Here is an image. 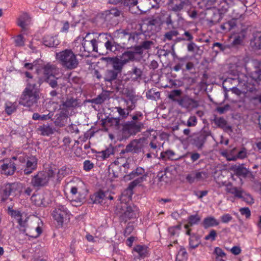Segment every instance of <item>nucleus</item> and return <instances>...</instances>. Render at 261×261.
Here are the masks:
<instances>
[{"mask_svg":"<svg viewBox=\"0 0 261 261\" xmlns=\"http://www.w3.org/2000/svg\"><path fill=\"white\" fill-rule=\"evenodd\" d=\"M66 168L63 167L60 169H57V173L55 180H59L62 176H64L66 174Z\"/></svg>","mask_w":261,"mask_h":261,"instance_id":"680f3d73","label":"nucleus"},{"mask_svg":"<svg viewBox=\"0 0 261 261\" xmlns=\"http://www.w3.org/2000/svg\"><path fill=\"white\" fill-rule=\"evenodd\" d=\"M251 101L255 105H261V93L253 96L250 99Z\"/></svg>","mask_w":261,"mask_h":261,"instance_id":"774afa93","label":"nucleus"},{"mask_svg":"<svg viewBox=\"0 0 261 261\" xmlns=\"http://www.w3.org/2000/svg\"><path fill=\"white\" fill-rule=\"evenodd\" d=\"M106 122L114 125L115 127L119 128L120 126V119L119 117L117 118H108L106 119Z\"/></svg>","mask_w":261,"mask_h":261,"instance_id":"de8ad7c7","label":"nucleus"},{"mask_svg":"<svg viewBox=\"0 0 261 261\" xmlns=\"http://www.w3.org/2000/svg\"><path fill=\"white\" fill-rule=\"evenodd\" d=\"M190 5L189 0H171L169 7L174 12H179L184 9H188Z\"/></svg>","mask_w":261,"mask_h":261,"instance_id":"dca6fc26","label":"nucleus"},{"mask_svg":"<svg viewBox=\"0 0 261 261\" xmlns=\"http://www.w3.org/2000/svg\"><path fill=\"white\" fill-rule=\"evenodd\" d=\"M31 198L34 204L38 206L46 207L50 202L47 195L44 193L34 195Z\"/></svg>","mask_w":261,"mask_h":261,"instance_id":"a211bd4d","label":"nucleus"},{"mask_svg":"<svg viewBox=\"0 0 261 261\" xmlns=\"http://www.w3.org/2000/svg\"><path fill=\"white\" fill-rule=\"evenodd\" d=\"M138 2V0H124V5L129 7V11L132 13L137 14L139 12H145V10L140 9L139 6H137Z\"/></svg>","mask_w":261,"mask_h":261,"instance_id":"412c9836","label":"nucleus"},{"mask_svg":"<svg viewBox=\"0 0 261 261\" xmlns=\"http://www.w3.org/2000/svg\"><path fill=\"white\" fill-rule=\"evenodd\" d=\"M236 172L237 175L243 177H246L249 173V170L242 165H239L236 168Z\"/></svg>","mask_w":261,"mask_h":261,"instance_id":"58836bf2","label":"nucleus"},{"mask_svg":"<svg viewBox=\"0 0 261 261\" xmlns=\"http://www.w3.org/2000/svg\"><path fill=\"white\" fill-rule=\"evenodd\" d=\"M31 22V18L27 13L22 14L18 18L17 24L22 29V31H27Z\"/></svg>","mask_w":261,"mask_h":261,"instance_id":"6ab92c4d","label":"nucleus"},{"mask_svg":"<svg viewBox=\"0 0 261 261\" xmlns=\"http://www.w3.org/2000/svg\"><path fill=\"white\" fill-rule=\"evenodd\" d=\"M117 214H120V217L123 220L126 221L127 219L136 218L139 214L138 208L134 204L127 205L126 203L124 206L120 208L118 206L116 208Z\"/></svg>","mask_w":261,"mask_h":261,"instance_id":"0eeeda50","label":"nucleus"},{"mask_svg":"<svg viewBox=\"0 0 261 261\" xmlns=\"http://www.w3.org/2000/svg\"><path fill=\"white\" fill-rule=\"evenodd\" d=\"M38 130L40 133L41 135L46 136H48L53 134L54 132L53 127L48 125L39 126L38 128Z\"/></svg>","mask_w":261,"mask_h":261,"instance_id":"473e14b6","label":"nucleus"},{"mask_svg":"<svg viewBox=\"0 0 261 261\" xmlns=\"http://www.w3.org/2000/svg\"><path fill=\"white\" fill-rule=\"evenodd\" d=\"M68 213L67 208L64 205H59L55 208L51 215L54 220L57 222L58 227L63 226L64 222L67 219Z\"/></svg>","mask_w":261,"mask_h":261,"instance_id":"6e6552de","label":"nucleus"},{"mask_svg":"<svg viewBox=\"0 0 261 261\" xmlns=\"http://www.w3.org/2000/svg\"><path fill=\"white\" fill-rule=\"evenodd\" d=\"M82 49V54H79L82 57H88L91 51H94L100 54L102 53L99 52L97 46V41L96 39H93L90 41H88L85 38H83L82 40V46H80V50Z\"/></svg>","mask_w":261,"mask_h":261,"instance_id":"9d476101","label":"nucleus"},{"mask_svg":"<svg viewBox=\"0 0 261 261\" xmlns=\"http://www.w3.org/2000/svg\"><path fill=\"white\" fill-rule=\"evenodd\" d=\"M129 163L126 161L123 163L122 165L120 166V173L117 172H114V176L115 177H118L120 176H125V175H124V173H128V169L129 168Z\"/></svg>","mask_w":261,"mask_h":261,"instance_id":"f704fd0d","label":"nucleus"},{"mask_svg":"<svg viewBox=\"0 0 261 261\" xmlns=\"http://www.w3.org/2000/svg\"><path fill=\"white\" fill-rule=\"evenodd\" d=\"M238 81L240 83L243 84L244 85H247V84H250L252 82H249V77L244 74H240L238 76Z\"/></svg>","mask_w":261,"mask_h":261,"instance_id":"bf43d9fd","label":"nucleus"},{"mask_svg":"<svg viewBox=\"0 0 261 261\" xmlns=\"http://www.w3.org/2000/svg\"><path fill=\"white\" fill-rule=\"evenodd\" d=\"M108 98V95L106 93H101L96 98L91 100V102L96 105H100L103 103Z\"/></svg>","mask_w":261,"mask_h":261,"instance_id":"ea45409f","label":"nucleus"},{"mask_svg":"<svg viewBox=\"0 0 261 261\" xmlns=\"http://www.w3.org/2000/svg\"><path fill=\"white\" fill-rule=\"evenodd\" d=\"M70 192L73 196H75L76 197V195L77 194H79L80 197L78 198L77 201L82 202L83 200L85 199V196L80 194V193L78 192L77 188L76 187H72L71 188Z\"/></svg>","mask_w":261,"mask_h":261,"instance_id":"052dcab7","label":"nucleus"},{"mask_svg":"<svg viewBox=\"0 0 261 261\" xmlns=\"http://www.w3.org/2000/svg\"><path fill=\"white\" fill-rule=\"evenodd\" d=\"M188 254L185 249L182 248L178 251L176 257V261H187Z\"/></svg>","mask_w":261,"mask_h":261,"instance_id":"c03bdc74","label":"nucleus"},{"mask_svg":"<svg viewBox=\"0 0 261 261\" xmlns=\"http://www.w3.org/2000/svg\"><path fill=\"white\" fill-rule=\"evenodd\" d=\"M14 42L16 46H22L24 45V38L22 34H19L14 38Z\"/></svg>","mask_w":261,"mask_h":261,"instance_id":"5fc2aeb1","label":"nucleus"},{"mask_svg":"<svg viewBox=\"0 0 261 261\" xmlns=\"http://www.w3.org/2000/svg\"><path fill=\"white\" fill-rule=\"evenodd\" d=\"M113 70L116 71L118 73H120L122 70L123 67L125 64L120 59L115 57L113 62L112 63Z\"/></svg>","mask_w":261,"mask_h":261,"instance_id":"72a5a7b5","label":"nucleus"},{"mask_svg":"<svg viewBox=\"0 0 261 261\" xmlns=\"http://www.w3.org/2000/svg\"><path fill=\"white\" fill-rule=\"evenodd\" d=\"M129 75L132 81H137L141 79L142 71L137 67L134 66L132 70L129 71Z\"/></svg>","mask_w":261,"mask_h":261,"instance_id":"bb28decb","label":"nucleus"},{"mask_svg":"<svg viewBox=\"0 0 261 261\" xmlns=\"http://www.w3.org/2000/svg\"><path fill=\"white\" fill-rule=\"evenodd\" d=\"M245 68L251 81H253V85L254 82H261V63L257 61H251L245 64Z\"/></svg>","mask_w":261,"mask_h":261,"instance_id":"423d86ee","label":"nucleus"},{"mask_svg":"<svg viewBox=\"0 0 261 261\" xmlns=\"http://www.w3.org/2000/svg\"><path fill=\"white\" fill-rule=\"evenodd\" d=\"M200 220V217H199L197 214L189 216L188 218V223L185 225V228L186 229H188L194 225L198 224Z\"/></svg>","mask_w":261,"mask_h":261,"instance_id":"7c9ffc66","label":"nucleus"},{"mask_svg":"<svg viewBox=\"0 0 261 261\" xmlns=\"http://www.w3.org/2000/svg\"><path fill=\"white\" fill-rule=\"evenodd\" d=\"M20 184L18 182L8 183L2 187L1 190V201H6L13 193H15L20 188Z\"/></svg>","mask_w":261,"mask_h":261,"instance_id":"ddd939ff","label":"nucleus"},{"mask_svg":"<svg viewBox=\"0 0 261 261\" xmlns=\"http://www.w3.org/2000/svg\"><path fill=\"white\" fill-rule=\"evenodd\" d=\"M57 173V169L51 167L47 171L38 172L36 175L32 176L31 185L37 189L45 187L50 180L55 181Z\"/></svg>","mask_w":261,"mask_h":261,"instance_id":"20e7f679","label":"nucleus"},{"mask_svg":"<svg viewBox=\"0 0 261 261\" xmlns=\"http://www.w3.org/2000/svg\"><path fill=\"white\" fill-rule=\"evenodd\" d=\"M11 215L12 217L15 219L19 224L21 231L25 232L29 236H30V232L35 233L34 227L32 228L29 227L27 229L25 228L27 221L25 214H22L18 211L12 210Z\"/></svg>","mask_w":261,"mask_h":261,"instance_id":"1a4fd4ad","label":"nucleus"},{"mask_svg":"<svg viewBox=\"0 0 261 261\" xmlns=\"http://www.w3.org/2000/svg\"><path fill=\"white\" fill-rule=\"evenodd\" d=\"M217 237V232L214 229H212L208 234L206 235L204 237L205 240H211L214 241L216 240Z\"/></svg>","mask_w":261,"mask_h":261,"instance_id":"e2e57ef3","label":"nucleus"},{"mask_svg":"<svg viewBox=\"0 0 261 261\" xmlns=\"http://www.w3.org/2000/svg\"><path fill=\"white\" fill-rule=\"evenodd\" d=\"M133 251L136 252V257L138 258H144L148 254L147 248L145 246L137 245L133 249Z\"/></svg>","mask_w":261,"mask_h":261,"instance_id":"393cba45","label":"nucleus"},{"mask_svg":"<svg viewBox=\"0 0 261 261\" xmlns=\"http://www.w3.org/2000/svg\"><path fill=\"white\" fill-rule=\"evenodd\" d=\"M219 222L213 217H207L204 219L203 226L205 228L218 226Z\"/></svg>","mask_w":261,"mask_h":261,"instance_id":"cd10ccee","label":"nucleus"},{"mask_svg":"<svg viewBox=\"0 0 261 261\" xmlns=\"http://www.w3.org/2000/svg\"><path fill=\"white\" fill-rule=\"evenodd\" d=\"M2 164L0 166V171L2 174L7 176L13 175L16 169V164L11 160L1 161Z\"/></svg>","mask_w":261,"mask_h":261,"instance_id":"4468645a","label":"nucleus"},{"mask_svg":"<svg viewBox=\"0 0 261 261\" xmlns=\"http://www.w3.org/2000/svg\"><path fill=\"white\" fill-rule=\"evenodd\" d=\"M134 149L133 141H132L131 142H130L129 143H128L126 146L125 149H123L121 151L120 154L121 156H122L124 153H129V152L134 154L135 153L134 152Z\"/></svg>","mask_w":261,"mask_h":261,"instance_id":"864d4df0","label":"nucleus"},{"mask_svg":"<svg viewBox=\"0 0 261 261\" xmlns=\"http://www.w3.org/2000/svg\"><path fill=\"white\" fill-rule=\"evenodd\" d=\"M240 21L235 18H233L230 20L224 23L221 25V28L223 31L229 32L231 31H236V28L239 27Z\"/></svg>","mask_w":261,"mask_h":261,"instance_id":"aec40b11","label":"nucleus"},{"mask_svg":"<svg viewBox=\"0 0 261 261\" xmlns=\"http://www.w3.org/2000/svg\"><path fill=\"white\" fill-rule=\"evenodd\" d=\"M178 62L173 67V69L175 71H178L180 70H184L183 67L186 64V58H181L178 59Z\"/></svg>","mask_w":261,"mask_h":261,"instance_id":"8fccbe9b","label":"nucleus"},{"mask_svg":"<svg viewBox=\"0 0 261 261\" xmlns=\"http://www.w3.org/2000/svg\"><path fill=\"white\" fill-rule=\"evenodd\" d=\"M101 153L104 159L108 158L110 155L114 153V148L111 145L106 150L102 151Z\"/></svg>","mask_w":261,"mask_h":261,"instance_id":"3c124183","label":"nucleus"},{"mask_svg":"<svg viewBox=\"0 0 261 261\" xmlns=\"http://www.w3.org/2000/svg\"><path fill=\"white\" fill-rule=\"evenodd\" d=\"M57 78L55 75L48 76L45 79V81L53 88L58 87Z\"/></svg>","mask_w":261,"mask_h":261,"instance_id":"49530a36","label":"nucleus"},{"mask_svg":"<svg viewBox=\"0 0 261 261\" xmlns=\"http://www.w3.org/2000/svg\"><path fill=\"white\" fill-rule=\"evenodd\" d=\"M171 15L167 12H162L159 19H153L147 23L141 25L142 33L155 32L158 33L161 30V25H166L169 29L173 28Z\"/></svg>","mask_w":261,"mask_h":261,"instance_id":"f03ea898","label":"nucleus"},{"mask_svg":"<svg viewBox=\"0 0 261 261\" xmlns=\"http://www.w3.org/2000/svg\"><path fill=\"white\" fill-rule=\"evenodd\" d=\"M179 106L188 110L195 109L198 106V102L196 100L185 95L179 99L177 103Z\"/></svg>","mask_w":261,"mask_h":261,"instance_id":"2eb2a0df","label":"nucleus"},{"mask_svg":"<svg viewBox=\"0 0 261 261\" xmlns=\"http://www.w3.org/2000/svg\"><path fill=\"white\" fill-rule=\"evenodd\" d=\"M58 62L65 69L72 70L79 65V61L76 55L71 49H66L56 54Z\"/></svg>","mask_w":261,"mask_h":261,"instance_id":"39448f33","label":"nucleus"},{"mask_svg":"<svg viewBox=\"0 0 261 261\" xmlns=\"http://www.w3.org/2000/svg\"><path fill=\"white\" fill-rule=\"evenodd\" d=\"M119 115V118L121 119H126L129 116V112L126 109H123L120 107H117L115 108Z\"/></svg>","mask_w":261,"mask_h":261,"instance_id":"09e8293b","label":"nucleus"},{"mask_svg":"<svg viewBox=\"0 0 261 261\" xmlns=\"http://www.w3.org/2000/svg\"><path fill=\"white\" fill-rule=\"evenodd\" d=\"M43 72L45 79L49 76H53L55 72V68L54 66L47 64L43 68Z\"/></svg>","mask_w":261,"mask_h":261,"instance_id":"4c0bfd02","label":"nucleus"},{"mask_svg":"<svg viewBox=\"0 0 261 261\" xmlns=\"http://www.w3.org/2000/svg\"><path fill=\"white\" fill-rule=\"evenodd\" d=\"M132 120L122 124L121 133L123 138H128L132 135H135L141 131L144 128V123L142 122L143 115L141 112L136 111L129 115Z\"/></svg>","mask_w":261,"mask_h":261,"instance_id":"f257e3e1","label":"nucleus"},{"mask_svg":"<svg viewBox=\"0 0 261 261\" xmlns=\"http://www.w3.org/2000/svg\"><path fill=\"white\" fill-rule=\"evenodd\" d=\"M134 146V152L135 153H139L143 150L144 141L142 139H135L133 141Z\"/></svg>","mask_w":261,"mask_h":261,"instance_id":"2f4dec72","label":"nucleus"},{"mask_svg":"<svg viewBox=\"0 0 261 261\" xmlns=\"http://www.w3.org/2000/svg\"><path fill=\"white\" fill-rule=\"evenodd\" d=\"M229 8V5L226 0H223L220 4L219 10L222 12H225Z\"/></svg>","mask_w":261,"mask_h":261,"instance_id":"338daca9","label":"nucleus"},{"mask_svg":"<svg viewBox=\"0 0 261 261\" xmlns=\"http://www.w3.org/2000/svg\"><path fill=\"white\" fill-rule=\"evenodd\" d=\"M197 118L195 116H191L187 121V125L189 127L194 126L197 124Z\"/></svg>","mask_w":261,"mask_h":261,"instance_id":"0e129e2a","label":"nucleus"},{"mask_svg":"<svg viewBox=\"0 0 261 261\" xmlns=\"http://www.w3.org/2000/svg\"><path fill=\"white\" fill-rule=\"evenodd\" d=\"M226 191L238 198L242 197V194H244V191L241 188L233 187L231 184L227 185Z\"/></svg>","mask_w":261,"mask_h":261,"instance_id":"b1692460","label":"nucleus"},{"mask_svg":"<svg viewBox=\"0 0 261 261\" xmlns=\"http://www.w3.org/2000/svg\"><path fill=\"white\" fill-rule=\"evenodd\" d=\"M63 108L67 109H72L79 107L80 106V102L79 99L76 98H67L65 101L62 103Z\"/></svg>","mask_w":261,"mask_h":261,"instance_id":"a878e982","label":"nucleus"},{"mask_svg":"<svg viewBox=\"0 0 261 261\" xmlns=\"http://www.w3.org/2000/svg\"><path fill=\"white\" fill-rule=\"evenodd\" d=\"M116 45L117 43H116L114 39L108 40L105 43V46L106 49L111 51H114L116 49Z\"/></svg>","mask_w":261,"mask_h":261,"instance_id":"a18cd8bd","label":"nucleus"},{"mask_svg":"<svg viewBox=\"0 0 261 261\" xmlns=\"http://www.w3.org/2000/svg\"><path fill=\"white\" fill-rule=\"evenodd\" d=\"M181 94L182 91L181 90H173L170 92V94L168 95V98L173 101L178 103L179 98H177L176 97L180 96Z\"/></svg>","mask_w":261,"mask_h":261,"instance_id":"e433bc0d","label":"nucleus"},{"mask_svg":"<svg viewBox=\"0 0 261 261\" xmlns=\"http://www.w3.org/2000/svg\"><path fill=\"white\" fill-rule=\"evenodd\" d=\"M19 161L23 163L25 168L23 170L24 174L29 175L36 169L37 167V160L35 156L28 157L27 159L24 156H20L18 158Z\"/></svg>","mask_w":261,"mask_h":261,"instance_id":"f8f14e48","label":"nucleus"},{"mask_svg":"<svg viewBox=\"0 0 261 261\" xmlns=\"http://www.w3.org/2000/svg\"><path fill=\"white\" fill-rule=\"evenodd\" d=\"M200 242L199 240L194 236L190 237L189 239V246L192 249H195L197 247Z\"/></svg>","mask_w":261,"mask_h":261,"instance_id":"6e6d98bb","label":"nucleus"},{"mask_svg":"<svg viewBox=\"0 0 261 261\" xmlns=\"http://www.w3.org/2000/svg\"><path fill=\"white\" fill-rule=\"evenodd\" d=\"M52 116L50 113L40 115L38 113H35L33 114L32 119L34 120H47L50 119Z\"/></svg>","mask_w":261,"mask_h":261,"instance_id":"a19ab883","label":"nucleus"},{"mask_svg":"<svg viewBox=\"0 0 261 261\" xmlns=\"http://www.w3.org/2000/svg\"><path fill=\"white\" fill-rule=\"evenodd\" d=\"M34 229H35V233H32V232H30V237L32 238H37L42 233V228L41 227L38 225H35L34 226Z\"/></svg>","mask_w":261,"mask_h":261,"instance_id":"4d7b16f0","label":"nucleus"},{"mask_svg":"<svg viewBox=\"0 0 261 261\" xmlns=\"http://www.w3.org/2000/svg\"><path fill=\"white\" fill-rule=\"evenodd\" d=\"M211 136V132L207 127L203 128L200 132L194 135L192 143L198 148L201 149L205 143L207 138Z\"/></svg>","mask_w":261,"mask_h":261,"instance_id":"9b49d317","label":"nucleus"},{"mask_svg":"<svg viewBox=\"0 0 261 261\" xmlns=\"http://www.w3.org/2000/svg\"><path fill=\"white\" fill-rule=\"evenodd\" d=\"M56 118L54 121V124L56 126L63 127L65 125L67 121V114L63 112L56 114Z\"/></svg>","mask_w":261,"mask_h":261,"instance_id":"5701e85b","label":"nucleus"},{"mask_svg":"<svg viewBox=\"0 0 261 261\" xmlns=\"http://www.w3.org/2000/svg\"><path fill=\"white\" fill-rule=\"evenodd\" d=\"M121 14V12L116 8H112L109 10L106 11L100 15H98L95 18L97 22L102 21L104 19L109 20L113 17H118Z\"/></svg>","mask_w":261,"mask_h":261,"instance_id":"f3484780","label":"nucleus"},{"mask_svg":"<svg viewBox=\"0 0 261 261\" xmlns=\"http://www.w3.org/2000/svg\"><path fill=\"white\" fill-rule=\"evenodd\" d=\"M216 124L220 127L223 128L227 124L226 121L222 117H220L215 120Z\"/></svg>","mask_w":261,"mask_h":261,"instance_id":"69168bd1","label":"nucleus"},{"mask_svg":"<svg viewBox=\"0 0 261 261\" xmlns=\"http://www.w3.org/2000/svg\"><path fill=\"white\" fill-rule=\"evenodd\" d=\"M120 59L126 64L129 61H133L136 59L132 50L125 51L120 56Z\"/></svg>","mask_w":261,"mask_h":261,"instance_id":"c756f323","label":"nucleus"},{"mask_svg":"<svg viewBox=\"0 0 261 261\" xmlns=\"http://www.w3.org/2000/svg\"><path fill=\"white\" fill-rule=\"evenodd\" d=\"M118 73L113 70H107L104 76L105 81L112 83L113 81L117 79Z\"/></svg>","mask_w":261,"mask_h":261,"instance_id":"c85d7f7f","label":"nucleus"},{"mask_svg":"<svg viewBox=\"0 0 261 261\" xmlns=\"http://www.w3.org/2000/svg\"><path fill=\"white\" fill-rule=\"evenodd\" d=\"M94 199L93 200V203H100L102 202V200L105 197V194L101 191L96 193L94 195Z\"/></svg>","mask_w":261,"mask_h":261,"instance_id":"603ef678","label":"nucleus"},{"mask_svg":"<svg viewBox=\"0 0 261 261\" xmlns=\"http://www.w3.org/2000/svg\"><path fill=\"white\" fill-rule=\"evenodd\" d=\"M56 37V35L53 36L50 34H47L43 38V44L48 47H54L58 45L59 42Z\"/></svg>","mask_w":261,"mask_h":261,"instance_id":"4be33fe9","label":"nucleus"},{"mask_svg":"<svg viewBox=\"0 0 261 261\" xmlns=\"http://www.w3.org/2000/svg\"><path fill=\"white\" fill-rule=\"evenodd\" d=\"M195 181H202L207 177V173L204 171H193Z\"/></svg>","mask_w":261,"mask_h":261,"instance_id":"79ce46f5","label":"nucleus"},{"mask_svg":"<svg viewBox=\"0 0 261 261\" xmlns=\"http://www.w3.org/2000/svg\"><path fill=\"white\" fill-rule=\"evenodd\" d=\"M39 98V91L36 84L29 81L21 95L19 103L24 107H31L37 103Z\"/></svg>","mask_w":261,"mask_h":261,"instance_id":"7ed1b4c3","label":"nucleus"},{"mask_svg":"<svg viewBox=\"0 0 261 261\" xmlns=\"http://www.w3.org/2000/svg\"><path fill=\"white\" fill-rule=\"evenodd\" d=\"M167 169H165L164 171H161L158 172L156 178L160 182L164 181L167 182L169 181V178L167 175Z\"/></svg>","mask_w":261,"mask_h":261,"instance_id":"37998d69","label":"nucleus"},{"mask_svg":"<svg viewBox=\"0 0 261 261\" xmlns=\"http://www.w3.org/2000/svg\"><path fill=\"white\" fill-rule=\"evenodd\" d=\"M240 198L247 204H251L254 203V200L252 196L250 194H246L244 191V194H242V197Z\"/></svg>","mask_w":261,"mask_h":261,"instance_id":"13d9d810","label":"nucleus"},{"mask_svg":"<svg viewBox=\"0 0 261 261\" xmlns=\"http://www.w3.org/2000/svg\"><path fill=\"white\" fill-rule=\"evenodd\" d=\"M255 35L253 38L251 40V46L255 49H259L261 48V36H259L260 34H254Z\"/></svg>","mask_w":261,"mask_h":261,"instance_id":"c9c22d12","label":"nucleus"}]
</instances>
